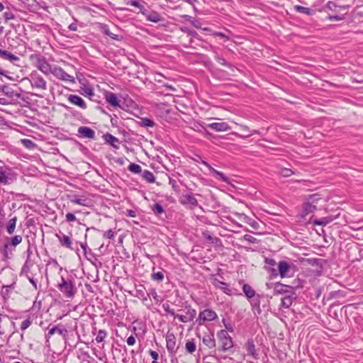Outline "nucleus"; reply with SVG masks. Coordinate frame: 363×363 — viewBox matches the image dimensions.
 <instances>
[{
    "mask_svg": "<svg viewBox=\"0 0 363 363\" xmlns=\"http://www.w3.org/2000/svg\"><path fill=\"white\" fill-rule=\"evenodd\" d=\"M30 59L33 62L34 66L43 74L47 75L50 74L52 68L44 56L40 54H33L30 55Z\"/></svg>",
    "mask_w": 363,
    "mask_h": 363,
    "instance_id": "nucleus-1",
    "label": "nucleus"
},
{
    "mask_svg": "<svg viewBox=\"0 0 363 363\" xmlns=\"http://www.w3.org/2000/svg\"><path fill=\"white\" fill-rule=\"evenodd\" d=\"M16 180V174L9 166L0 161V184L8 185Z\"/></svg>",
    "mask_w": 363,
    "mask_h": 363,
    "instance_id": "nucleus-2",
    "label": "nucleus"
},
{
    "mask_svg": "<svg viewBox=\"0 0 363 363\" xmlns=\"http://www.w3.org/2000/svg\"><path fill=\"white\" fill-rule=\"evenodd\" d=\"M25 79L29 80L33 88L43 91L47 89L46 81L37 71H33Z\"/></svg>",
    "mask_w": 363,
    "mask_h": 363,
    "instance_id": "nucleus-3",
    "label": "nucleus"
},
{
    "mask_svg": "<svg viewBox=\"0 0 363 363\" xmlns=\"http://www.w3.org/2000/svg\"><path fill=\"white\" fill-rule=\"evenodd\" d=\"M61 283L58 285V289L67 298H72L75 294L74 281L72 280H66L62 277H61Z\"/></svg>",
    "mask_w": 363,
    "mask_h": 363,
    "instance_id": "nucleus-4",
    "label": "nucleus"
},
{
    "mask_svg": "<svg viewBox=\"0 0 363 363\" xmlns=\"http://www.w3.org/2000/svg\"><path fill=\"white\" fill-rule=\"evenodd\" d=\"M218 337L221 342V350L223 352H225L233 347L232 338L225 330L219 331Z\"/></svg>",
    "mask_w": 363,
    "mask_h": 363,
    "instance_id": "nucleus-5",
    "label": "nucleus"
},
{
    "mask_svg": "<svg viewBox=\"0 0 363 363\" xmlns=\"http://www.w3.org/2000/svg\"><path fill=\"white\" fill-rule=\"evenodd\" d=\"M267 286L269 289L273 287L274 294H294V288L289 285H285L279 282L275 284H267Z\"/></svg>",
    "mask_w": 363,
    "mask_h": 363,
    "instance_id": "nucleus-6",
    "label": "nucleus"
},
{
    "mask_svg": "<svg viewBox=\"0 0 363 363\" xmlns=\"http://www.w3.org/2000/svg\"><path fill=\"white\" fill-rule=\"evenodd\" d=\"M50 74H52L57 79L65 81V82H74V77L69 74H67L62 68L60 67H54L52 69Z\"/></svg>",
    "mask_w": 363,
    "mask_h": 363,
    "instance_id": "nucleus-7",
    "label": "nucleus"
},
{
    "mask_svg": "<svg viewBox=\"0 0 363 363\" xmlns=\"http://www.w3.org/2000/svg\"><path fill=\"white\" fill-rule=\"evenodd\" d=\"M199 325H202L203 322L212 321L218 318L216 313L212 309H205L199 313Z\"/></svg>",
    "mask_w": 363,
    "mask_h": 363,
    "instance_id": "nucleus-8",
    "label": "nucleus"
},
{
    "mask_svg": "<svg viewBox=\"0 0 363 363\" xmlns=\"http://www.w3.org/2000/svg\"><path fill=\"white\" fill-rule=\"evenodd\" d=\"M294 266L293 264H289L286 261L281 260L278 263L279 274L281 278L290 277V272Z\"/></svg>",
    "mask_w": 363,
    "mask_h": 363,
    "instance_id": "nucleus-9",
    "label": "nucleus"
},
{
    "mask_svg": "<svg viewBox=\"0 0 363 363\" xmlns=\"http://www.w3.org/2000/svg\"><path fill=\"white\" fill-rule=\"evenodd\" d=\"M69 200L72 203L78 204L82 206L89 207L91 205V200L85 196L72 195L69 197Z\"/></svg>",
    "mask_w": 363,
    "mask_h": 363,
    "instance_id": "nucleus-10",
    "label": "nucleus"
},
{
    "mask_svg": "<svg viewBox=\"0 0 363 363\" xmlns=\"http://www.w3.org/2000/svg\"><path fill=\"white\" fill-rule=\"evenodd\" d=\"M142 14L145 16L147 21L153 23H158L162 20L160 14L156 11H150L147 9H143Z\"/></svg>",
    "mask_w": 363,
    "mask_h": 363,
    "instance_id": "nucleus-11",
    "label": "nucleus"
},
{
    "mask_svg": "<svg viewBox=\"0 0 363 363\" xmlns=\"http://www.w3.org/2000/svg\"><path fill=\"white\" fill-rule=\"evenodd\" d=\"M166 342L168 352L172 354H174L177 352L176 337L172 333L168 334L166 337Z\"/></svg>",
    "mask_w": 363,
    "mask_h": 363,
    "instance_id": "nucleus-12",
    "label": "nucleus"
},
{
    "mask_svg": "<svg viewBox=\"0 0 363 363\" xmlns=\"http://www.w3.org/2000/svg\"><path fill=\"white\" fill-rule=\"evenodd\" d=\"M78 133L84 138L94 139L95 131L86 126H81L78 128Z\"/></svg>",
    "mask_w": 363,
    "mask_h": 363,
    "instance_id": "nucleus-13",
    "label": "nucleus"
},
{
    "mask_svg": "<svg viewBox=\"0 0 363 363\" xmlns=\"http://www.w3.org/2000/svg\"><path fill=\"white\" fill-rule=\"evenodd\" d=\"M180 202L183 205H190L191 208L196 207L198 206L197 199L191 194H187L183 195Z\"/></svg>",
    "mask_w": 363,
    "mask_h": 363,
    "instance_id": "nucleus-14",
    "label": "nucleus"
},
{
    "mask_svg": "<svg viewBox=\"0 0 363 363\" xmlns=\"http://www.w3.org/2000/svg\"><path fill=\"white\" fill-rule=\"evenodd\" d=\"M68 101L82 109L86 108V104L82 98L77 95L71 94L68 96Z\"/></svg>",
    "mask_w": 363,
    "mask_h": 363,
    "instance_id": "nucleus-15",
    "label": "nucleus"
},
{
    "mask_svg": "<svg viewBox=\"0 0 363 363\" xmlns=\"http://www.w3.org/2000/svg\"><path fill=\"white\" fill-rule=\"evenodd\" d=\"M203 165H205L211 172V173L218 177V178L224 182H228V178L227 177H225L222 172L215 169L214 168H213L207 162L204 161V160H201V162Z\"/></svg>",
    "mask_w": 363,
    "mask_h": 363,
    "instance_id": "nucleus-16",
    "label": "nucleus"
},
{
    "mask_svg": "<svg viewBox=\"0 0 363 363\" xmlns=\"http://www.w3.org/2000/svg\"><path fill=\"white\" fill-rule=\"evenodd\" d=\"M208 127L218 132L227 131L230 129V125L225 122L212 123L208 124Z\"/></svg>",
    "mask_w": 363,
    "mask_h": 363,
    "instance_id": "nucleus-17",
    "label": "nucleus"
},
{
    "mask_svg": "<svg viewBox=\"0 0 363 363\" xmlns=\"http://www.w3.org/2000/svg\"><path fill=\"white\" fill-rule=\"evenodd\" d=\"M27 252H28L27 259L26 260L24 265L22 267L21 274H24L26 277H28L29 272L30 270V268L33 267V263L30 259V255L31 253L30 248L28 249Z\"/></svg>",
    "mask_w": 363,
    "mask_h": 363,
    "instance_id": "nucleus-18",
    "label": "nucleus"
},
{
    "mask_svg": "<svg viewBox=\"0 0 363 363\" xmlns=\"http://www.w3.org/2000/svg\"><path fill=\"white\" fill-rule=\"evenodd\" d=\"M0 57L3 60H8L11 62L19 61V57L11 52L0 49Z\"/></svg>",
    "mask_w": 363,
    "mask_h": 363,
    "instance_id": "nucleus-19",
    "label": "nucleus"
},
{
    "mask_svg": "<svg viewBox=\"0 0 363 363\" xmlns=\"http://www.w3.org/2000/svg\"><path fill=\"white\" fill-rule=\"evenodd\" d=\"M203 343L208 348L212 349L216 347V340L213 333L206 334L203 337Z\"/></svg>",
    "mask_w": 363,
    "mask_h": 363,
    "instance_id": "nucleus-20",
    "label": "nucleus"
},
{
    "mask_svg": "<svg viewBox=\"0 0 363 363\" xmlns=\"http://www.w3.org/2000/svg\"><path fill=\"white\" fill-rule=\"evenodd\" d=\"M103 138H104V140L107 143L110 144L113 147H114L116 149L119 148V147L118 145L119 140L117 138H116L113 135H111L110 133H106L104 135Z\"/></svg>",
    "mask_w": 363,
    "mask_h": 363,
    "instance_id": "nucleus-21",
    "label": "nucleus"
},
{
    "mask_svg": "<svg viewBox=\"0 0 363 363\" xmlns=\"http://www.w3.org/2000/svg\"><path fill=\"white\" fill-rule=\"evenodd\" d=\"M213 284L215 287L218 288L223 291L225 294L230 295L231 294V289L228 287L227 284L217 279L213 280Z\"/></svg>",
    "mask_w": 363,
    "mask_h": 363,
    "instance_id": "nucleus-22",
    "label": "nucleus"
},
{
    "mask_svg": "<svg viewBox=\"0 0 363 363\" xmlns=\"http://www.w3.org/2000/svg\"><path fill=\"white\" fill-rule=\"evenodd\" d=\"M56 333L65 337L68 333V331L66 328H60L58 326H53L52 328L49 329L47 336L50 337L51 335H53Z\"/></svg>",
    "mask_w": 363,
    "mask_h": 363,
    "instance_id": "nucleus-23",
    "label": "nucleus"
},
{
    "mask_svg": "<svg viewBox=\"0 0 363 363\" xmlns=\"http://www.w3.org/2000/svg\"><path fill=\"white\" fill-rule=\"evenodd\" d=\"M106 101L113 107L119 106V103L116 95L112 92H108L106 94Z\"/></svg>",
    "mask_w": 363,
    "mask_h": 363,
    "instance_id": "nucleus-24",
    "label": "nucleus"
},
{
    "mask_svg": "<svg viewBox=\"0 0 363 363\" xmlns=\"http://www.w3.org/2000/svg\"><path fill=\"white\" fill-rule=\"evenodd\" d=\"M295 298H296L295 294H289L286 295L284 297H283L281 298V306L286 308H289L291 306L294 299H295Z\"/></svg>",
    "mask_w": 363,
    "mask_h": 363,
    "instance_id": "nucleus-25",
    "label": "nucleus"
},
{
    "mask_svg": "<svg viewBox=\"0 0 363 363\" xmlns=\"http://www.w3.org/2000/svg\"><path fill=\"white\" fill-rule=\"evenodd\" d=\"M57 237L62 246L72 250V240L69 236L63 234L62 235H57Z\"/></svg>",
    "mask_w": 363,
    "mask_h": 363,
    "instance_id": "nucleus-26",
    "label": "nucleus"
},
{
    "mask_svg": "<svg viewBox=\"0 0 363 363\" xmlns=\"http://www.w3.org/2000/svg\"><path fill=\"white\" fill-rule=\"evenodd\" d=\"M242 291L247 298H252L255 296V291L249 284H243Z\"/></svg>",
    "mask_w": 363,
    "mask_h": 363,
    "instance_id": "nucleus-27",
    "label": "nucleus"
},
{
    "mask_svg": "<svg viewBox=\"0 0 363 363\" xmlns=\"http://www.w3.org/2000/svg\"><path fill=\"white\" fill-rule=\"evenodd\" d=\"M294 9L299 13H304L308 16H311L314 13V11L310 8L304 7L300 5L294 6Z\"/></svg>",
    "mask_w": 363,
    "mask_h": 363,
    "instance_id": "nucleus-28",
    "label": "nucleus"
},
{
    "mask_svg": "<svg viewBox=\"0 0 363 363\" xmlns=\"http://www.w3.org/2000/svg\"><path fill=\"white\" fill-rule=\"evenodd\" d=\"M142 173V177L149 183H154L155 177L153 173L147 169L144 170Z\"/></svg>",
    "mask_w": 363,
    "mask_h": 363,
    "instance_id": "nucleus-29",
    "label": "nucleus"
},
{
    "mask_svg": "<svg viewBox=\"0 0 363 363\" xmlns=\"http://www.w3.org/2000/svg\"><path fill=\"white\" fill-rule=\"evenodd\" d=\"M246 347L248 354L252 356L253 357L256 358V356L257 354L256 353L255 345L254 344V342L252 340H248L246 344Z\"/></svg>",
    "mask_w": 363,
    "mask_h": 363,
    "instance_id": "nucleus-30",
    "label": "nucleus"
},
{
    "mask_svg": "<svg viewBox=\"0 0 363 363\" xmlns=\"http://www.w3.org/2000/svg\"><path fill=\"white\" fill-rule=\"evenodd\" d=\"M316 210V206L308 202L304 204L303 216H305Z\"/></svg>",
    "mask_w": 363,
    "mask_h": 363,
    "instance_id": "nucleus-31",
    "label": "nucleus"
},
{
    "mask_svg": "<svg viewBox=\"0 0 363 363\" xmlns=\"http://www.w3.org/2000/svg\"><path fill=\"white\" fill-rule=\"evenodd\" d=\"M16 220L17 219L16 217L9 220L8 225L6 226V231L9 234L11 235L13 233L16 228Z\"/></svg>",
    "mask_w": 363,
    "mask_h": 363,
    "instance_id": "nucleus-32",
    "label": "nucleus"
},
{
    "mask_svg": "<svg viewBox=\"0 0 363 363\" xmlns=\"http://www.w3.org/2000/svg\"><path fill=\"white\" fill-rule=\"evenodd\" d=\"M21 144L28 150H34L37 145L30 139H22L21 140Z\"/></svg>",
    "mask_w": 363,
    "mask_h": 363,
    "instance_id": "nucleus-33",
    "label": "nucleus"
},
{
    "mask_svg": "<svg viewBox=\"0 0 363 363\" xmlns=\"http://www.w3.org/2000/svg\"><path fill=\"white\" fill-rule=\"evenodd\" d=\"M128 170L135 174H140L142 172V168L139 164L131 163L128 167Z\"/></svg>",
    "mask_w": 363,
    "mask_h": 363,
    "instance_id": "nucleus-34",
    "label": "nucleus"
},
{
    "mask_svg": "<svg viewBox=\"0 0 363 363\" xmlns=\"http://www.w3.org/2000/svg\"><path fill=\"white\" fill-rule=\"evenodd\" d=\"M152 210L155 215L156 216H160L162 213L164 212V210L161 204L160 203H155L152 207Z\"/></svg>",
    "mask_w": 363,
    "mask_h": 363,
    "instance_id": "nucleus-35",
    "label": "nucleus"
},
{
    "mask_svg": "<svg viewBox=\"0 0 363 363\" xmlns=\"http://www.w3.org/2000/svg\"><path fill=\"white\" fill-rule=\"evenodd\" d=\"M279 174L284 177H289L294 174L291 169L281 167L279 170Z\"/></svg>",
    "mask_w": 363,
    "mask_h": 363,
    "instance_id": "nucleus-36",
    "label": "nucleus"
},
{
    "mask_svg": "<svg viewBox=\"0 0 363 363\" xmlns=\"http://www.w3.org/2000/svg\"><path fill=\"white\" fill-rule=\"evenodd\" d=\"M185 348L189 353L192 354L196 351V344L193 340L187 341V342L185 345Z\"/></svg>",
    "mask_w": 363,
    "mask_h": 363,
    "instance_id": "nucleus-37",
    "label": "nucleus"
},
{
    "mask_svg": "<svg viewBox=\"0 0 363 363\" xmlns=\"http://www.w3.org/2000/svg\"><path fill=\"white\" fill-rule=\"evenodd\" d=\"M155 125V122L148 118H143L141 119L140 121V126L142 127H153Z\"/></svg>",
    "mask_w": 363,
    "mask_h": 363,
    "instance_id": "nucleus-38",
    "label": "nucleus"
},
{
    "mask_svg": "<svg viewBox=\"0 0 363 363\" xmlns=\"http://www.w3.org/2000/svg\"><path fill=\"white\" fill-rule=\"evenodd\" d=\"M106 336H107V333L104 330H100L98 332V334H97L95 340L98 343H100L104 340V339L106 338Z\"/></svg>",
    "mask_w": 363,
    "mask_h": 363,
    "instance_id": "nucleus-39",
    "label": "nucleus"
},
{
    "mask_svg": "<svg viewBox=\"0 0 363 363\" xmlns=\"http://www.w3.org/2000/svg\"><path fill=\"white\" fill-rule=\"evenodd\" d=\"M151 277L153 280L157 281H162L164 279V274L162 272L152 273Z\"/></svg>",
    "mask_w": 363,
    "mask_h": 363,
    "instance_id": "nucleus-40",
    "label": "nucleus"
},
{
    "mask_svg": "<svg viewBox=\"0 0 363 363\" xmlns=\"http://www.w3.org/2000/svg\"><path fill=\"white\" fill-rule=\"evenodd\" d=\"M244 216L245 220L247 223L250 224L254 229H257L259 227V223L254 220H252L250 218L245 215H242Z\"/></svg>",
    "mask_w": 363,
    "mask_h": 363,
    "instance_id": "nucleus-41",
    "label": "nucleus"
},
{
    "mask_svg": "<svg viewBox=\"0 0 363 363\" xmlns=\"http://www.w3.org/2000/svg\"><path fill=\"white\" fill-rule=\"evenodd\" d=\"M215 59L217 61V62H218L220 65H225L228 67H233L232 65L228 63L224 58H223L222 57H220L219 55H216Z\"/></svg>",
    "mask_w": 363,
    "mask_h": 363,
    "instance_id": "nucleus-42",
    "label": "nucleus"
},
{
    "mask_svg": "<svg viewBox=\"0 0 363 363\" xmlns=\"http://www.w3.org/2000/svg\"><path fill=\"white\" fill-rule=\"evenodd\" d=\"M82 91H83V94L89 96L90 97L94 95L93 89L89 86H84L82 88Z\"/></svg>",
    "mask_w": 363,
    "mask_h": 363,
    "instance_id": "nucleus-43",
    "label": "nucleus"
},
{
    "mask_svg": "<svg viewBox=\"0 0 363 363\" xmlns=\"http://www.w3.org/2000/svg\"><path fill=\"white\" fill-rule=\"evenodd\" d=\"M31 323H32V320H31L30 318L28 317L27 319L24 320L21 323V330H23V331L26 330L28 327H30Z\"/></svg>",
    "mask_w": 363,
    "mask_h": 363,
    "instance_id": "nucleus-44",
    "label": "nucleus"
},
{
    "mask_svg": "<svg viewBox=\"0 0 363 363\" xmlns=\"http://www.w3.org/2000/svg\"><path fill=\"white\" fill-rule=\"evenodd\" d=\"M196 310H194L193 308H189L187 310L186 315H187L188 318L189 319V321L193 320L194 319V318L196 317Z\"/></svg>",
    "mask_w": 363,
    "mask_h": 363,
    "instance_id": "nucleus-45",
    "label": "nucleus"
},
{
    "mask_svg": "<svg viewBox=\"0 0 363 363\" xmlns=\"http://www.w3.org/2000/svg\"><path fill=\"white\" fill-rule=\"evenodd\" d=\"M22 241V237L21 235H15L11 238V245L14 247L20 244Z\"/></svg>",
    "mask_w": 363,
    "mask_h": 363,
    "instance_id": "nucleus-46",
    "label": "nucleus"
},
{
    "mask_svg": "<svg viewBox=\"0 0 363 363\" xmlns=\"http://www.w3.org/2000/svg\"><path fill=\"white\" fill-rule=\"evenodd\" d=\"M3 17L6 22L9 21V20L14 18V14L11 11H6L3 14Z\"/></svg>",
    "mask_w": 363,
    "mask_h": 363,
    "instance_id": "nucleus-47",
    "label": "nucleus"
},
{
    "mask_svg": "<svg viewBox=\"0 0 363 363\" xmlns=\"http://www.w3.org/2000/svg\"><path fill=\"white\" fill-rule=\"evenodd\" d=\"M335 219L334 217L328 216L320 218L321 220V225H326L329 223L332 222Z\"/></svg>",
    "mask_w": 363,
    "mask_h": 363,
    "instance_id": "nucleus-48",
    "label": "nucleus"
},
{
    "mask_svg": "<svg viewBox=\"0 0 363 363\" xmlns=\"http://www.w3.org/2000/svg\"><path fill=\"white\" fill-rule=\"evenodd\" d=\"M163 308L164 310L169 313L171 315H175V312L174 309L170 308V306L169 304H163Z\"/></svg>",
    "mask_w": 363,
    "mask_h": 363,
    "instance_id": "nucleus-49",
    "label": "nucleus"
},
{
    "mask_svg": "<svg viewBox=\"0 0 363 363\" xmlns=\"http://www.w3.org/2000/svg\"><path fill=\"white\" fill-rule=\"evenodd\" d=\"M169 184L172 186V188L174 189V191H179V187L177 185L176 180H174V179H173L172 178H169Z\"/></svg>",
    "mask_w": 363,
    "mask_h": 363,
    "instance_id": "nucleus-50",
    "label": "nucleus"
},
{
    "mask_svg": "<svg viewBox=\"0 0 363 363\" xmlns=\"http://www.w3.org/2000/svg\"><path fill=\"white\" fill-rule=\"evenodd\" d=\"M244 240L250 243H255L257 240V239L255 237L248 234L244 235Z\"/></svg>",
    "mask_w": 363,
    "mask_h": 363,
    "instance_id": "nucleus-51",
    "label": "nucleus"
},
{
    "mask_svg": "<svg viewBox=\"0 0 363 363\" xmlns=\"http://www.w3.org/2000/svg\"><path fill=\"white\" fill-rule=\"evenodd\" d=\"M130 5L131 6H133L135 7H137V8H139L140 10V12L142 13L143 10V9H146L142 4H140L138 1H131L130 2Z\"/></svg>",
    "mask_w": 363,
    "mask_h": 363,
    "instance_id": "nucleus-52",
    "label": "nucleus"
},
{
    "mask_svg": "<svg viewBox=\"0 0 363 363\" xmlns=\"http://www.w3.org/2000/svg\"><path fill=\"white\" fill-rule=\"evenodd\" d=\"M104 237L112 240L114 238V233L112 230H108L104 233Z\"/></svg>",
    "mask_w": 363,
    "mask_h": 363,
    "instance_id": "nucleus-53",
    "label": "nucleus"
},
{
    "mask_svg": "<svg viewBox=\"0 0 363 363\" xmlns=\"http://www.w3.org/2000/svg\"><path fill=\"white\" fill-rule=\"evenodd\" d=\"M11 287V285L4 286H3V289H5V291H2V295H3L4 298L9 296V290H10Z\"/></svg>",
    "mask_w": 363,
    "mask_h": 363,
    "instance_id": "nucleus-54",
    "label": "nucleus"
},
{
    "mask_svg": "<svg viewBox=\"0 0 363 363\" xmlns=\"http://www.w3.org/2000/svg\"><path fill=\"white\" fill-rule=\"evenodd\" d=\"M174 317L177 318L182 323H187L189 321L187 315L175 314Z\"/></svg>",
    "mask_w": 363,
    "mask_h": 363,
    "instance_id": "nucleus-55",
    "label": "nucleus"
},
{
    "mask_svg": "<svg viewBox=\"0 0 363 363\" xmlns=\"http://www.w3.org/2000/svg\"><path fill=\"white\" fill-rule=\"evenodd\" d=\"M76 220H77L76 216L73 213H67V215H66V220L67 221L74 222Z\"/></svg>",
    "mask_w": 363,
    "mask_h": 363,
    "instance_id": "nucleus-56",
    "label": "nucleus"
},
{
    "mask_svg": "<svg viewBox=\"0 0 363 363\" xmlns=\"http://www.w3.org/2000/svg\"><path fill=\"white\" fill-rule=\"evenodd\" d=\"M104 33L106 35H108L109 37H111L112 39H114V40L118 39V36L117 35L112 33L108 29H106L104 30Z\"/></svg>",
    "mask_w": 363,
    "mask_h": 363,
    "instance_id": "nucleus-57",
    "label": "nucleus"
},
{
    "mask_svg": "<svg viewBox=\"0 0 363 363\" xmlns=\"http://www.w3.org/2000/svg\"><path fill=\"white\" fill-rule=\"evenodd\" d=\"M182 30L184 33H187L188 34H189L192 36L197 35V33L195 30H191L188 28H182Z\"/></svg>",
    "mask_w": 363,
    "mask_h": 363,
    "instance_id": "nucleus-58",
    "label": "nucleus"
},
{
    "mask_svg": "<svg viewBox=\"0 0 363 363\" xmlns=\"http://www.w3.org/2000/svg\"><path fill=\"white\" fill-rule=\"evenodd\" d=\"M135 343V338L133 335H130L127 339V344L128 345H133Z\"/></svg>",
    "mask_w": 363,
    "mask_h": 363,
    "instance_id": "nucleus-59",
    "label": "nucleus"
},
{
    "mask_svg": "<svg viewBox=\"0 0 363 363\" xmlns=\"http://www.w3.org/2000/svg\"><path fill=\"white\" fill-rule=\"evenodd\" d=\"M3 92L8 96L11 97L13 96V92L9 91V88L6 86H4L2 89Z\"/></svg>",
    "mask_w": 363,
    "mask_h": 363,
    "instance_id": "nucleus-60",
    "label": "nucleus"
},
{
    "mask_svg": "<svg viewBox=\"0 0 363 363\" xmlns=\"http://www.w3.org/2000/svg\"><path fill=\"white\" fill-rule=\"evenodd\" d=\"M149 354L154 360H157L159 357L158 353L155 351L150 350Z\"/></svg>",
    "mask_w": 363,
    "mask_h": 363,
    "instance_id": "nucleus-61",
    "label": "nucleus"
},
{
    "mask_svg": "<svg viewBox=\"0 0 363 363\" xmlns=\"http://www.w3.org/2000/svg\"><path fill=\"white\" fill-rule=\"evenodd\" d=\"M27 279H28L30 283L32 284V285L33 286L35 289H37V288H38L37 282L33 279V278L32 277H30V275H28V277H27Z\"/></svg>",
    "mask_w": 363,
    "mask_h": 363,
    "instance_id": "nucleus-62",
    "label": "nucleus"
},
{
    "mask_svg": "<svg viewBox=\"0 0 363 363\" xmlns=\"http://www.w3.org/2000/svg\"><path fill=\"white\" fill-rule=\"evenodd\" d=\"M215 35L216 36H218V37H220L222 38H224L225 40H230V38L228 37L227 35H225L224 33H221V32H216L215 33Z\"/></svg>",
    "mask_w": 363,
    "mask_h": 363,
    "instance_id": "nucleus-63",
    "label": "nucleus"
},
{
    "mask_svg": "<svg viewBox=\"0 0 363 363\" xmlns=\"http://www.w3.org/2000/svg\"><path fill=\"white\" fill-rule=\"evenodd\" d=\"M150 295H151L155 300L158 301V295L155 289H152L150 292Z\"/></svg>",
    "mask_w": 363,
    "mask_h": 363,
    "instance_id": "nucleus-64",
    "label": "nucleus"
}]
</instances>
